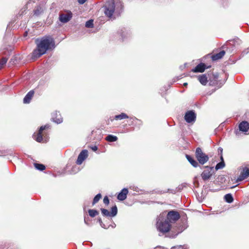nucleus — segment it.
<instances>
[{"label":"nucleus","instance_id":"nucleus-7","mask_svg":"<svg viewBox=\"0 0 249 249\" xmlns=\"http://www.w3.org/2000/svg\"><path fill=\"white\" fill-rule=\"evenodd\" d=\"M180 217V216L178 212L172 210L168 213L166 219L171 224L175 223Z\"/></svg>","mask_w":249,"mask_h":249},{"label":"nucleus","instance_id":"nucleus-40","mask_svg":"<svg viewBox=\"0 0 249 249\" xmlns=\"http://www.w3.org/2000/svg\"><path fill=\"white\" fill-rule=\"evenodd\" d=\"M85 223H86L87 224H88V223L86 222V219H85Z\"/></svg>","mask_w":249,"mask_h":249},{"label":"nucleus","instance_id":"nucleus-14","mask_svg":"<svg viewBox=\"0 0 249 249\" xmlns=\"http://www.w3.org/2000/svg\"><path fill=\"white\" fill-rule=\"evenodd\" d=\"M128 193V189L124 188L121 192L118 194L117 198L121 201H123L126 199L127 195Z\"/></svg>","mask_w":249,"mask_h":249},{"label":"nucleus","instance_id":"nucleus-30","mask_svg":"<svg viewBox=\"0 0 249 249\" xmlns=\"http://www.w3.org/2000/svg\"><path fill=\"white\" fill-rule=\"evenodd\" d=\"M217 78H218V76L217 75H214V81H210V84L211 85H216L217 84Z\"/></svg>","mask_w":249,"mask_h":249},{"label":"nucleus","instance_id":"nucleus-13","mask_svg":"<svg viewBox=\"0 0 249 249\" xmlns=\"http://www.w3.org/2000/svg\"><path fill=\"white\" fill-rule=\"evenodd\" d=\"M249 176V169L248 168H244L241 172L240 175L238 177L237 180L241 181L246 179Z\"/></svg>","mask_w":249,"mask_h":249},{"label":"nucleus","instance_id":"nucleus-16","mask_svg":"<svg viewBox=\"0 0 249 249\" xmlns=\"http://www.w3.org/2000/svg\"><path fill=\"white\" fill-rule=\"evenodd\" d=\"M34 94L35 91L34 90H31L28 92L23 99V103L24 104H29L34 96Z\"/></svg>","mask_w":249,"mask_h":249},{"label":"nucleus","instance_id":"nucleus-4","mask_svg":"<svg viewBox=\"0 0 249 249\" xmlns=\"http://www.w3.org/2000/svg\"><path fill=\"white\" fill-rule=\"evenodd\" d=\"M51 126L49 124L40 126L36 134L33 135L34 139L37 142H41L43 141V137L47 135L45 130L50 129Z\"/></svg>","mask_w":249,"mask_h":249},{"label":"nucleus","instance_id":"nucleus-37","mask_svg":"<svg viewBox=\"0 0 249 249\" xmlns=\"http://www.w3.org/2000/svg\"><path fill=\"white\" fill-rule=\"evenodd\" d=\"M187 85H188V83H183V86H184V87H187Z\"/></svg>","mask_w":249,"mask_h":249},{"label":"nucleus","instance_id":"nucleus-18","mask_svg":"<svg viewBox=\"0 0 249 249\" xmlns=\"http://www.w3.org/2000/svg\"><path fill=\"white\" fill-rule=\"evenodd\" d=\"M225 53H225V51H223V50L221 51L220 52H219L217 53L213 54L211 57L213 61L218 60L222 58L225 54Z\"/></svg>","mask_w":249,"mask_h":249},{"label":"nucleus","instance_id":"nucleus-1","mask_svg":"<svg viewBox=\"0 0 249 249\" xmlns=\"http://www.w3.org/2000/svg\"><path fill=\"white\" fill-rule=\"evenodd\" d=\"M35 43L36 45V48L32 53V59L34 60L46 53L47 51L55 48L54 40L50 36H43L40 39H36Z\"/></svg>","mask_w":249,"mask_h":249},{"label":"nucleus","instance_id":"nucleus-34","mask_svg":"<svg viewBox=\"0 0 249 249\" xmlns=\"http://www.w3.org/2000/svg\"><path fill=\"white\" fill-rule=\"evenodd\" d=\"M91 149H92L94 151H96V150H97V149H98V148H97V146H96V145H94V146H92V147H91Z\"/></svg>","mask_w":249,"mask_h":249},{"label":"nucleus","instance_id":"nucleus-12","mask_svg":"<svg viewBox=\"0 0 249 249\" xmlns=\"http://www.w3.org/2000/svg\"><path fill=\"white\" fill-rule=\"evenodd\" d=\"M72 18V13L70 12L66 14H61L59 16V19L62 22H67Z\"/></svg>","mask_w":249,"mask_h":249},{"label":"nucleus","instance_id":"nucleus-15","mask_svg":"<svg viewBox=\"0 0 249 249\" xmlns=\"http://www.w3.org/2000/svg\"><path fill=\"white\" fill-rule=\"evenodd\" d=\"M239 129L240 131L247 132L249 129V124L247 121H243L239 124Z\"/></svg>","mask_w":249,"mask_h":249},{"label":"nucleus","instance_id":"nucleus-3","mask_svg":"<svg viewBox=\"0 0 249 249\" xmlns=\"http://www.w3.org/2000/svg\"><path fill=\"white\" fill-rule=\"evenodd\" d=\"M157 230L164 234L171 230V224L166 219L164 220L159 219L156 224Z\"/></svg>","mask_w":249,"mask_h":249},{"label":"nucleus","instance_id":"nucleus-27","mask_svg":"<svg viewBox=\"0 0 249 249\" xmlns=\"http://www.w3.org/2000/svg\"><path fill=\"white\" fill-rule=\"evenodd\" d=\"M7 60L8 58L6 57H3L0 60V69H2L6 64Z\"/></svg>","mask_w":249,"mask_h":249},{"label":"nucleus","instance_id":"nucleus-38","mask_svg":"<svg viewBox=\"0 0 249 249\" xmlns=\"http://www.w3.org/2000/svg\"><path fill=\"white\" fill-rule=\"evenodd\" d=\"M27 34H28L27 32H25L24 33V36H27Z\"/></svg>","mask_w":249,"mask_h":249},{"label":"nucleus","instance_id":"nucleus-36","mask_svg":"<svg viewBox=\"0 0 249 249\" xmlns=\"http://www.w3.org/2000/svg\"><path fill=\"white\" fill-rule=\"evenodd\" d=\"M182 231L181 230H180V231H178L176 233H175V235H177L178 233H179L180 232H181Z\"/></svg>","mask_w":249,"mask_h":249},{"label":"nucleus","instance_id":"nucleus-22","mask_svg":"<svg viewBox=\"0 0 249 249\" xmlns=\"http://www.w3.org/2000/svg\"><path fill=\"white\" fill-rule=\"evenodd\" d=\"M225 200L228 203H231L233 201V198L232 195L231 194H226L224 196Z\"/></svg>","mask_w":249,"mask_h":249},{"label":"nucleus","instance_id":"nucleus-24","mask_svg":"<svg viewBox=\"0 0 249 249\" xmlns=\"http://www.w3.org/2000/svg\"><path fill=\"white\" fill-rule=\"evenodd\" d=\"M88 213L89 215L91 217H94L99 214V213L97 210L93 209H89L88 211Z\"/></svg>","mask_w":249,"mask_h":249},{"label":"nucleus","instance_id":"nucleus-9","mask_svg":"<svg viewBox=\"0 0 249 249\" xmlns=\"http://www.w3.org/2000/svg\"><path fill=\"white\" fill-rule=\"evenodd\" d=\"M101 211L103 215L106 216L114 217L117 214L118 209L116 205L111 208V212L110 213L107 210L101 208Z\"/></svg>","mask_w":249,"mask_h":249},{"label":"nucleus","instance_id":"nucleus-25","mask_svg":"<svg viewBox=\"0 0 249 249\" xmlns=\"http://www.w3.org/2000/svg\"><path fill=\"white\" fill-rule=\"evenodd\" d=\"M222 161L218 163L215 166V170H217L220 169H222L225 166V163L223 161L222 157H221Z\"/></svg>","mask_w":249,"mask_h":249},{"label":"nucleus","instance_id":"nucleus-26","mask_svg":"<svg viewBox=\"0 0 249 249\" xmlns=\"http://www.w3.org/2000/svg\"><path fill=\"white\" fill-rule=\"evenodd\" d=\"M102 198V195L101 194H97L93 198V201H92V205L93 206L96 203H97L99 200Z\"/></svg>","mask_w":249,"mask_h":249},{"label":"nucleus","instance_id":"nucleus-6","mask_svg":"<svg viewBox=\"0 0 249 249\" xmlns=\"http://www.w3.org/2000/svg\"><path fill=\"white\" fill-rule=\"evenodd\" d=\"M204 168L205 170L201 174V177L204 181H206L211 178L214 174V170L213 167L206 166Z\"/></svg>","mask_w":249,"mask_h":249},{"label":"nucleus","instance_id":"nucleus-32","mask_svg":"<svg viewBox=\"0 0 249 249\" xmlns=\"http://www.w3.org/2000/svg\"><path fill=\"white\" fill-rule=\"evenodd\" d=\"M103 202L105 204H106L107 205H108V204L109 203V200L107 196H106L104 197V199H103Z\"/></svg>","mask_w":249,"mask_h":249},{"label":"nucleus","instance_id":"nucleus-11","mask_svg":"<svg viewBox=\"0 0 249 249\" xmlns=\"http://www.w3.org/2000/svg\"><path fill=\"white\" fill-rule=\"evenodd\" d=\"M211 66H207L205 63H200L198 64L196 67L192 69V71L194 72H203L207 69H209Z\"/></svg>","mask_w":249,"mask_h":249},{"label":"nucleus","instance_id":"nucleus-20","mask_svg":"<svg viewBox=\"0 0 249 249\" xmlns=\"http://www.w3.org/2000/svg\"><path fill=\"white\" fill-rule=\"evenodd\" d=\"M128 118H129V117L126 114L124 113H121L120 114L115 115L114 118L111 119V121H112L113 120H118Z\"/></svg>","mask_w":249,"mask_h":249},{"label":"nucleus","instance_id":"nucleus-21","mask_svg":"<svg viewBox=\"0 0 249 249\" xmlns=\"http://www.w3.org/2000/svg\"><path fill=\"white\" fill-rule=\"evenodd\" d=\"M105 139L106 141H107L108 142H116L117 141L118 138L117 136H113L112 135H108V136H107L106 137Z\"/></svg>","mask_w":249,"mask_h":249},{"label":"nucleus","instance_id":"nucleus-8","mask_svg":"<svg viewBox=\"0 0 249 249\" xmlns=\"http://www.w3.org/2000/svg\"><path fill=\"white\" fill-rule=\"evenodd\" d=\"M196 114L194 110H189L186 112L184 119L188 123H193L196 120Z\"/></svg>","mask_w":249,"mask_h":249},{"label":"nucleus","instance_id":"nucleus-29","mask_svg":"<svg viewBox=\"0 0 249 249\" xmlns=\"http://www.w3.org/2000/svg\"><path fill=\"white\" fill-rule=\"evenodd\" d=\"M129 121L131 122L130 124H129L130 125H134L135 124V122H136V121L141 122L140 120L138 119L136 117L130 118Z\"/></svg>","mask_w":249,"mask_h":249},{"label":"nucleus","instance_id":"nucleus-10","mask_svg":"<svg viewBox=\"0 0 249 249\" xmlns=\"http://www.w3.org/2000/svg\"><path fill=\"white\" fill-rule=\"evenodd\" d=\"M88 156V151L87 150H83L79 154L78 158L76 161L77 165H81Z\"/></svg>","mask_w":249,"mask_h":249},{"label":"nucleus","instance_id":"nucleus-17","mask_svg":"<svg viewBox=\"0 0 249 249\" xmlns=\"http://www.w3.org/2000/svg\"><path fill=\"white\" fill-rule=\"evenodd\" d=\"M185 157L190 163L194 167H197L199 166L198 161L196 160L191 156L186 154Z\"/></svg>","mask_w":249,"mask_h":249},{"label":"nucleus","instance_id":"nucleus-31","mask_svg":"<svg viewBox=\"0 0 249 249\" xmlns=\"http://www.w3.org/2000/svg\"><path fill=\"white\" fill-rule=\"evenodd\" d=\"M53 120L54 122L56 123L57 124H60L61 122H62L63 121L62 118L61 117L56 119L54 118H53Z\"/></svg>","mask_w":249,"mask_h":249},{"label":"nucleus","instance_id":"nucleus-33","mask_svg":"<svg viewBox=\"0 0 249 249\" xmlns=\"http://www.w3.org/2000/svg\"><path fill=\"white\" fill-rule=\"evenodd\" d=\"M87 0H77V1L80 4H83Z\"/></svg>","mask_w":249,"mask_h":249},{"label":"nucleus","instance_id":"nucleus-28","mask_svg":"<svg viewBox=\"0 0 249 249\" xmlns=\"http://www.w3.org/2000/svg\"><path fill=\"white\" fill-rule=\"evenodd\" d=\"M85 26L87 28H92L93 27V20L90 19L86 22Z\"/></svg>","mask_w":249,"mask_h":249},{"label":"nucleus","instance_id":"nucleus-23","mask_svg":"<svg viewBox=\"0 0 249 249\" xmlns=\"http://www.w3.org/2000/svg\"><path fill=\"white\" fill-rule=\"evenodd\" d=\"M34 166L36 169L40 171H43L46 168L44 165L40 163H35Z\"/></svg>","mask_w":249,"mask_h":249},{"label":"nucleus","instance_id":"nucleus-39","mask_svg":"<svg viewBox=\"0 0 249 249\" xmlns=\"http://www.w3.org/2000/svg\"><path fill=\"white\" fill-rule=\"evenodd\" d=\"M34 12H35V14H36H36H37V12H36V10H35V11H34Z\"/></svg>","mask_w":249,"mask_h":249},{"label":"nucleus","instance_id":"nucleus-35","mask_svg":"<svg viewBox=\"0 0 249 249\" xmlns=\"http://www.w3.org/2000/svg\"><path fill=\"white\" fill-rule=\"evenodd\" d=\"M177 249H186L185 248H184V246H181V245H179V246H177Z\"/></svg>","mask_w":249,"mask_h":249},{"label":"nucleus","instance_id":"nucleus-5","mask_svg":"<svg viewBox=\"0 0 249 249\" xmlns=\"http://www.w3.org/2000/svg\"><path fill=\"white\" fill-rule=\"evenodd\" d=\"M195 156L199 164L203 165L209 159V156L202 151L200 147L196 148L195 152Z\"/></svg>","mask_w":249,"mask_h":249},{"label":"nucleus","instance_id":"nucleus-19","mask_svg":"<svg viewBox=\"0 0 249 249\" xmlns=\"http://www.w3.org/2000/svg\"><path fill=\"white\" fill-rule=\"evenodd\" d=\"M199 82L203 85H206L208 83V78L206 74H201L197 76Z\"/></svg>","mask_w":249,"mask_h":249},{"label":"nucleus","instance_id":"nucleus-2","mask_svg":"<svg viewBox=\"0 0 249 249\" xmlns=\"http://www.w3.org/2000/svg\"><path fill=\"white\" fill-rule=\"evenodd\" d=\"M124 6L122 1L114 0L108 1L105 6V14L108 18H111L115 11L120 14L123 9Z\"/></svg>","mask_w":249,"mask_h":249}]
</instances>
